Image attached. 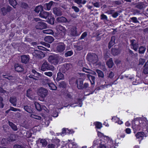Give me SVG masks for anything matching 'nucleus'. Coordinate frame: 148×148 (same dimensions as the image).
Wrapping results in <instances>:
<instances>
[{"instance_id":"obj_38","label":"nucleus","mask_w":148,"mask_h":148,"mask_svg":"<svg viewBox=\"0 0 148 148\" xmlns=\"http://www.w3.org/2000/svg\"><path fill=\"white\" fill-rule=\"evenodd\" d=\"M50 89L52 90H55L57 89V87L56 85L51 82L48 85Z\"/></svg>"},{"instance_id":"obj_54","label":"nucleus","mask_w":148,"mask_h":148,"mask_svg":"<svg viewBox=\"0 0 148 148\" xmlns=\"http://www.w3.org/2000/svg\"><path fill=\"white\" fill-rule=\"evenodd\" d=\"M44 74L49 77H51L53 75V73L51 72H45Z\"/></svg>"},{"instance_id":"obj_18","label":"nucleus","mask_w":148,"mask_h":148,"mask_svg":"<svg viewBox=\"0 0 148 148\" xmlns=\"http://www.w3.org/2000/svg\"><path fill=\"white\" fill-rule=\"evenodd\" d=\"M34 93L32 92V90L29 89L27 92V96L31 99H33L34 97Z\"/></svg>"},{"instance_id":"obj_5","label":"nucleus","mask_w":148,"mask_h":148,"mask_svg":"<svg viewBox=\"0 0 148 148\" xmlns=\"http://www.w3.org/2000/svg\"><path fill=\"white\" fill-rule=\"evenodd\" d=\"M113 143V141L112 139L108 137V136L105 135L102 133V144L105 145L112 144Z\"/></svg>"},{"instance_id":"obj_33","label":"nucleus","mask_w":148,"mask_h":148,"mask_svg":"<svg viewBox=\"0 0 148 148\" xmlns=\"http://www.w3.org/2000/svg\"><path fill=\"white\" fill-rule=\"evenodd\" d=\"M64 78V75L61 73H58L57 74V77L56 79L58 81L63 79Z\"/></svg>"},{"instance_id":"obj_17","label":"nucleus","mask_w":148,"mask_h":148,"mask_svg":"<svg viewBox=\"0 0 148 148\" xmlns=\"http://www.w3.org/2000/svg\"><path fill=\"white\" fill-rule=\"evenodd\" d=\"M145 134L144 132H139L136 134V138L140 140H142L145 136Z\"/></svg>"},{"instance_id":"obj_31","label":"nucleus","mask_w":148,"mask_h":148,"mask_svg":"<svg viewBox=\"0 0 148 148\" xmlns=\"http://www.w3.org/2000/svg\"><path fill=\"white\" fill-rule=\"evenodd\" d=\"M17 101L16 98L15 97H11L10 99V102L14 106H16V102Z\"/></svg>"},{"instance_id":"obj_36","label":"nucleus","mask_w":148,"mask_h":148,"mask_svg":"<svg viewBox=\"0 0 148 148\" xmlns=\"http://www.w3.org/2000/svg\"><path fill=\"white\" fill-rule=\"evenodd\" d=\"M24 109L27 112L31 113L32 112V109L31 107L28 106H25L24 108Z\"/></svg>"},{"instance_id":"obj_15","label":"nucleus","mask_w":148,"mask_h":148,"mask_svg":"<svg viewBox=\"0 0 148 148\" xmlns=\"http://www.w3.org/2000/svg\"><path fill=\"white\" fill-rule=\"evenodd\" d=\"M12 9L11 7L8 6L7 8L3 7L1 9L2 14L3 15H5L7 13L10 11Z\"/></svg>"},{"instance_id":"obj_52","label":"nucleus","mask_w":148,"mask_h":148,"mask_svg":"<svg viewBox=\"0 0 148 148\" xmlns=\"http://www.w3.org/2000/svg\"><path fill=\"white\" fill-rule=\"evenodd\" d=\"M72 8L74 10V11L76 12H78L79 11V8L76 6H73L72 7Z\"/></svg>"},{"instance_id":"obj_58","label":"nucleus","mask_w":148,"mask_h":148,"mask_svg":"<svg viewBox=\"0 0 148 148\" xmlns=\"http://www.w3.org/2000/svg\"><path fill=\"white\" fill-rule=\"evenodd\" d=\"M118 119L119 118L117 117L116 116H114L112 117L111 120L112 121L116 123V121H117Z\"/></svg>"},{"instance_id":"obj_40","label":"nucleus","mask_w":148,"mask_h":148,"mask_svg":"<svg viewBox=\"0 0 148 148\" xmlns=\"http://www.w3.org/2000/svg\"><path fill=\"white\" fill-rule=\"evenodd\" d=\"M43 33L47 34H53V31L50 29H45L43 31Z\"/></svg>"},{"instance_id":"obj_45","label":"nucleus","mask_w":148,"mask_h":148,"mask_svg":"<svg viewBox=\"0 0 148 148\" xmlns=\"http://www.w3.org/2000/svg\"><path fill=\"white\" fill-rule=\"evenodd\" d=\"M73 52L72 51H67L65 53V56L66 57L70 56L72 55Z\"/></svg>"},{"instance_id":"obj_6","label":"nucleus","mask_w":148,"mask_h":148,"mask_svg":"<svg viewBox=\"0 0 148 148\" xmlns=\"http://www.w3.org/2000/svg\"><path fill=\"white\" fill-rule=\"evenodd\" d=\"M38 93L40 97L45 98L47 95L48 91L45 88H41L39 89Z\"/></svg>"},{"instance_id":"obj_51","label":"nucleus","mask_w":148,"mask_h":148,"mask_svg":"<svg viewBox=\"0 0 148 148\" xmlns=\"http://www.w3.org/2000/svg\"><path fill=\"white\" fill-rule=\"evenodd\" d=\"M44 82H45L44 84L45 85L46 84H48L49 85L52 82L51 81L50 79H45L44 80Z\"/></svg>"},{"instance_id":"obj_14","label":"nucleus","mask_w":148,"mask_h":148,"mask_svg":"<svg viewBox=\"0 0 148 148\" xmlns=\"http://www.w3.org/2000/svg\"><path fill=\"white\" fill-rule=\"evenodd\" d=\"M32 72L34 74V75H37V76L30 75H29L28 77L30 78H33L35 79L38 80L40 76V74L38 73H37L35 70H32Z\"/></svg>"},{"instance_id":"obj_53","label":"nucleus","mask_w":148,"mask_h":148,"mask_svg":"<svg viewBox=\"0 0 148 148\" xmlns=\"http://www.w3.org/2000/svg\"><path fill=\"white\" fill-rule=\"evenodd\" d=\"M136 8L139 9H142L143 8V5L141 3L138 4L136 6Z\"/></svg>"},{"instance_id":"obj_19","label":"nucleus","mask_w":148,"mask_h":148,"mask_svg":"<svg viewBox=\"0 0 148 148\" xmlns=\"http://www.w3.org/2000/svg\"><path fill=\"white\" fill-rule=\"evenodd\" d=\"M115 37L112 36L111 37L110 41L108 43V48L110 49L113 45L115 44Z\"/></svg>"},{"instance_id":"obj_43","label":"nucleus","mask_w":148,"mask_h":148,"mask_svg":"<svg viewBox=\"0 0 148 148\" xmlns=\"http://www.w3.org/2000/svg\"><path fill=\"white\" fill-rule=\"evenodd\" d=\"M36 108L38 111H40L42 110V108L40 105L38 103H35Z\"/></svg>"},{"instance_id":"obj_8","label":"nucleus","mask_w":148,"mask_h":148,"mask_svg":"<svg viewBox=\"0 0 148 148\" xmlns=\"http://www.w3.org/2000/svg\"><path fill=\"white\" fill-rule=\"evenodd\" d=\"M51 13L49 12H47L43 11H41L39 14L40 17L41 18L46 19L48 18L49 17L51 16Z\"/></svg>"},{"instance_id":"obj_1","label":"nucleus","mask_w":148,"mask_h":148,"mask_svg":"<svg viewBox=\"0 0 148 148\" xmlns=\"http://www.w3.org/2000/svg\"><path fill=\"white\" fill-rule=\"evenodd\" d=\"M139 124L138 125H135L134 126V128L136 130H140L143 127L146 126L148 123V121L146 117H144L139 120Z\"/></svg>"},{"instance_id":"obj_64","label":"nucleus","mask_w":148,"mask_h":148,"mask_svg":"<svg viewBox=\"0 0 148 148\" xmlns=\"http://www.w3.org/2000/svg\"><path fill=\"white\" fill-rule=\"evenodd\" d=\"M48 148H54L55 145L52 144H49L47 146Z\"/></svg>"},{"instance_id":"obj_41","label":"nucleus","mask_w":148,"mask_h":148,"mask_svg":"<svg viewBox=\"0 0 148 148\" xmlns=\"http://www.w3.org/2000/svg\"><path fill=\"white\" fill-rule=\"evenodd\" d=\"M9 125L13 130L16 131L17 130L18 128L13 123L10 122H9Z\"/></svg>"},{"instance_id":"obj_49","label":"nucleus","mask_w":148,"mask_h":148,"mask_svg":"<svg viewBox=\"0 0 148 148\" xmlns=\"http://www.w3.org/2000/svg\"><path fill=\"white\" fill-rule=\"evenodd\" d=\"M64 96L66 98H71V93L67 92L65 93Z\"/></svg>"},{"instance_id":"obj_9","label":"nucleus","mask_w":148,"mask_h":148,"mask_svg":"<svg viewBox=\"0 0 148 148\" xmlns=\"http://www.w3.org/2000/svg\"><path fill=\"white\" fill-rule=\"evenodd\" d=\"M47 27L46 24L41 21L38 22L36 26V28L38 29H43Z\"/></svg>"},{"instance_id":"obj_56","label":"nucleus","mask_w":148,"mask_h":148,"mask_svg":"<svg viewBox=\"0 0 148 148\" xmlns=\"http://www.w3.org/2000/svg\"><path fill=\"white\" fill-rule=\"evenodd\" d=\"M145 62V59L140 58L139 59V64H141L142 65H143Z\"/></svg>"},{"instance_id":"obj_26","label":"nucleus","mask_w":148,"mask_h":148,"mask_svg":"<svg viewBox=\"0 0 148 148\" xmlns=\"http://www.w3.org/2000/svg\"><path fill=\"white\" fill-rule=\"evenodd\" d=\"M45 41L49 43H51L54 40V39L53 37L51 36H48L45 38Z\"/></svg>"},{"instance_id":"obj_25","label":"nucleus","mask_w":148,"mask_h":148,"mask_svg":"<svg viewBox=\"0 0 148 148\" xmlns=\"http://www.w3.org/2000/svg\"><path fill=\"white\" fill-rule=\"evenodd\" d=\"M56 21L59 23H66L69 22L66 18L64 17H59L56 18Z\"/></svg>"},{"instance_id":"obj_11","label":"nucleus","mask_w":148,"mask_h":148,"mask_svg":"<svg viewBox=\"0 0 148 148\" xmlns=\"http://www.w3.org/2000/svg\"><path fill=\"white\" fill-rule=\"evenodd\" d=\"M56 27L57 30H59L62 33L61 35L62 36L65 35L66 31L64 27L60 25H57Z\"/></svg>"},{"instance_id":"obj_50","label":"nucleus","mask_w":148,"mask_h":148,"mask_svg":"<svg viewBox=\"0 0 148 148\" xmlns=\"http://www.w3.org/2000/svg\"><path fill=\"white\" fill-rule=\"evenodd\" d=\"M130 19L132 20V22L135 23H136L138 22V21L137 20L136 17H133L130 18Z\"/></svg>"},{"instance_id":"obj_39","label":"nucleus","mask_w":148,"mask_h":148,"mask_svg":"<svg viewBox=\"0 0 148 148\" xmlns=\"http://www.w3.org/2000/svg\"><path fill=\"white\" fill-rule=\"evenodd\" d=\"M9 3L14 8H15L17 3L15 0H9Z\"/></svg>"},{"instance_id":"obj_13","label":"nucleus","mask_w":148,"mask_h":148,"mask_svg":"<svg viewBox=\"0 0 148 148\" xmlns=\"http://www.w3.org/2000/svg\"><path fill=\"white\" fill-rule=\"evenodd\" d=\"M76 84L78 88L82 89L83 88V80L81 79H78L77 80Z\"/></svg>"},{"instance_id":"obj_24","label":"nucleus","mask_w":148,"mask_h":148,"mask_svg":"<svg viewBox=\"0 0 148 148\" xmlns=\"http://www.w3.org/2000/svg\"><path fill=\"white\" fill-rule=\"evenodd\" d=\"M14 140L15 139L13 138H10L8 140L7 139L4 138L1 141V143L2 144L4 145L8 143L9 142H13Z\"/></svg>"},{"instance_id":"obj_55","label":"nucleus","mask_w":148,"mask_h":148,"mask_svg":"<svg viewBox=\"0 0 148 148\" xmlns=\"http://www.w3.org/2000/svg\"><path fill=\"white\" fill-rule=\"evenodd\" d=\"M96 72L98 74V76L99 77H102V72L101 70L98 69H97L96 71Z\"/></svg>"},{"instance_id":"obj_20","label":"nucleus","mask_w":148,"mask_h":148,"mask_svg":"<svg viewBox=\"0 0 148 148\" xmlns=\"http://www.w3.org/2000/svg\"><path fill=\"white\" fill-rule=\"evenodd\" d=\"M106 64L108 68L110 69L112 68L114 65L112 58H110L106 62Z\"/></svg>"},{"instance_id":"obj_12","label":"nucleus","mask_w":148,"mask_h":148,"mask_svg":"<svg viewBox=\"0 0 148 148\" xmlns=\"http://www.w3.org/2000/svg\"><path fill=\"white\" fill-rule=\"evenodd\" d=\"M30 58L28 55H24L21 56V60L22 63L26 64L29 62Z\"/></svg>"},{"instance_id":"obj_28","label":"nucleus","mask_w":148,"mask_h":148,"mask_svg":"<svg viewBox=\"0 0 148 148\" xmlns=\"http://www.w3.org/2000/svg\"><path fill=\"white\" fill-rule=\"evenodd\" d=\"M87 77L89 79L91 82V84H94L95 83V78L93 76L88 74L87 75Z\"/></svg>"},{"instance_id":"obj_44","label":"nucleus","mask_w":148,"mask_h":148,"mask_svg":"<svg viewBox=\"0 0 148 148\" xmlns=\"http://www.w3.org/2000/svg\"><path fill=\"white\" fill-rule=\"evenodd\" d=\"M144 67V69L143 70V73L145 74H148V64L146 65V64H145Z\"/></svg>"},{"instance_id":"obj_47","label":"nucleus","mask_w":148,"mask_h":148,"mask_svg":"<svg viewBox=\"0 0 148 148\" xmlns=\"http://www.w3.org/2000/svg\"><path fill=\"white\" fill-rule=\"evenodd\" d=\"M30 116L32 118L37 119L40 120L41 119V117L40 116L35 115L31 114Z\"/></svg>"},{"instance_id":"obj_21","label":"nucleus","mask_w":148,"mask_h":148,"mask_svg":"<svg viewBox=\"0 0 148 148\" xmlns=\"http://www.w3.org/2000/svg\"><path fill=\"white\" fill-rule=\"evenodd\" d=\"M134 40H131V45L133 47L132 49L135 51H137L138 49V44L137 43H134Z\"/></svg>"},{"instance_id":"obj_35","label":"nucleus","mask_w":148,"mask_h":148,"mask_svg":"<svg viewBox=\"0 0 148 148\" xmlns=\"http://www.w3.org/2000/svg\"><path fill=\"white\" fill-rule=\"evenodd\" d=\"M115 144L113 143L112 144L110 145L108 144L106 145H105L104 144H102V148H114Z\"/></svg>"},{"instance_id":"obj_29","label":"nucleus","mask_w":148,"mask_h":148,"mask_svg":"<svg viewBox=\"0 0 148 148\" xmlns=\"http://www.w3.org/2000/svg\"><path fill=\"white\" fill-rule=\"evenodd\" d=\"M53 2L51 1L49 3H46L44 5V8L45 10H49L53 4Z\"/></svg>"},{"instance_id":"obj_7","label":"nucleus","mask_w":148,"mask_h":148,"mask_svg":"<svg viewBox=\"0 0 148 148\" xmlns=\"http://www.w3.org/2000/svg\"><path fill=\"white\" fill-rule=\"evenodd\" d=\"M65 45L63 43H59L58 44L56 47V51L58 52L63 51L65 49Z\"/></svg>"},{"instance_id":"obj_63","label":"nucleus","mask_w":148,"mask_h":148,"mask_svg":"<svg viewBox=\"0 0 148 148\" xmlns=\"http://www.w3.org/2000/svg\"><path fill=\"white\" fill-rule=\"evenodd\" d=\"M13 148H24V147L20 145H14Z\"/></svg>"},{"instance_id":"obj_32","label":"nucleus","mask_w":148,"mask_h":148,"mask_svg":"<svg viewBox=\"0 0 148 148\" xmlns=\"http://www.w3.org/2000/svg\"><path fill=\"white\" fill-rule=\"evenodd\" d=\"M54 18L52 16V13L51 16L49 17L48 18L47 22L51 24H53L54 23Z\"/></svg>"},{"instance_id":"obj_34","label":"nucleus","mask_w":148,"mask_h":148,"mask_svg":"<svg viewBox=\"0 0 148 148\" xmlns=\"http://www.w3.org/2000/svg\"><path fill=\"white\" fill-rule=\"evenodd\" d=\"M138 53L140 54L144 53L146 49V48L143 46H141L138 49Z\"/></svg>"},{"instance_id":"obj_2","label":"nucleus","mask_w":148,"mask_h":148,"mask_svg":"<svg viewBox=\"0 0 148 148\" xmlns=\"http://www.w3.org/2000/svg\"><path fill=\"white\" fill-rule=\"evenodd\" d=\"M86 58L89 63L92 64L96 63L98 60V57L96 54L90 53L87 54Z\"/></svg>"},{"instance_id":"obj_16","label":"nucleus","mask_w":148,"mask_h":148,"mask_svg":"<svg viewBox=\"0 0 148 148\" xmlns=\"http://www.w3.org/2000/svg\"><path fill=\"white\" fill-rule=\"evenodd\" d=\"M53 12L56 16H60L62 14L61 9L57 8H55L53 9Z\"/></svg>"},{"instance_id":"obj_46","label":"nucleus","mask_w":148,"mask_h":148,"mask_svg":"<svg viewBox=\"0 0 148 148\" xmlns=\"http://www.w3.org/2000/svg\"><path fill=\"white\" fill-rule=\"evenodd\" d=\"M83 71L86 72L88 73H89L93 75L95 74V73L94 71H90V70H88L87 69L85 68H83Z\"/></svg>"},{"instance_id":"obj_27","label":"nucleus","mask_w":148,"mask_h":148,"mask_svg":"<svg viewBox=\"0 0 148 148\" xmlns=\"http://www.w3.org/2000/svg\"><path fill=\"white\" fill-rule=\"evenodd\" d=\"M42 52L39 50H34L32 53L33 55L38 58H40V55L42 54Z\"/></svg>"},{"instance_id":"obj_37","label":"nucleus","mask_w":148,"mask_h":148,"mask_svg":"<svg viewBox=\"0 0 148 148\" xmlns=\"http://www.w3.org/2000/svg\"><path fill=\"white\" fill-rule=\"evenodd\" d=\"M43 7L41 5H39L37 6L35 8V11L37 13H38L40 11H43Z\"/></svg>"},{"instance_id":"obj_4","label":"nucleus","mask_w":148,"mask_h":148,"mask_svg":"<svg viewBox=\"0 0 148 148\" xmlns=\"http://www.w3.org/2000/svg\"><path fill=\"white\" fill-rule=\"evenodd\" d=\"M41 70L42 71H45L46 70L53 71L54 70V67L52 65L49 64L47 62H45L42 64Z\"/></svg>"},{"instance_id":"obj_30","label":"nucleus","mask_w":148,"mask_h":148,"mask_svg":"<svg viewBox=\"0 0 148 148\" xmlns=\"http://www.w3.org/2000/svg\"><path fill=\"white\" fill-rule=\"evenodd\" d=\"M70 34L72 36H75L77 35V30L76 27H72L70 30Z\"/></svg>"},{"instance_id":"obj_42","label":"nucleus","mask_w":148,"mask_h":148,"mask_svg":"<svg viewBox=\"0 0 148 148\" xmlns=\"http://www.w3.org/2000/svg\"><path fill=\"white\" fill-rule=\"evenodd\" d=\"M40 143L43 147H45L47 145V142L45 139H41L40 140Z\"/></svg>"},{"instance_id":"obj_62","label":"nucleus","mask_w":148,"mask_h":148,"mask_svg":"<svg viewBox=\"0 0 148 148\" xmlns=\"http://www.w3.org/2000/svg\"><path fill=\"white\" fill-rule=\"evenodd\" d=\"M66 83L64 82H62L60 83L59 86L60 87H63L65 86Z\"/></svg>"},{"instance_id":"obj_10","label":"nucleus","mask_w":148,"mask_h":148,"mask_svg":"<svg viewBox=\"0 0 148 148\" xmlns=\"http://www.w3.org/2000/svg\"><path fill=\"white\" fill-rule=\"evenodd\" d=\"M96 127L97 128V131L98 132V135L99 137H101V133L99 131L101 130L100 129L101 127V123L100 122H97L94 123Z\"/></svg>"},{"instance_id":"obj_48","label":"nucleus","mask_w":148,"mask_h":148,"mask_svg":"<svg viewBox=\"0 0 148 148\" xmlns=\"http://www.w3.org/2000/svg\"><path fill=\"white\" fill-rule=\"evenodd\" d=\"M3 99L2 97H0V108H3L4 106Z\"/></svg>"},{"instance_id":"obj_23","label":"nucleus","mask_w":148,"mask_h":148,"mask_svg":"<svg viewBox=\"0 0 148 148\" xmlns=\"http://www.w3.org/2000/svg\"><path fill=\"white\" fill-rule=\"evenodd\" d=\"M14 67L15 70L18 72H21L23 70V68L22 66L19 64H15Z\"/></svg>"},{"instance_id":"obj_59","label":"nucleus","mask_w":148,"mask_h":148,"mask_svg":"<svg viewBox=\"0 0 148 148\" xmlns=\"http://www.w3.org/2000/svg\"><path fill=\"white\" fill-rule=\"evenodd\" d=\"M114 73L112 71H111L108 77L111 78H112L114 76Z\"/></svg>"},{"instance_id":"obj_60","label":"nucleus","mask_w":148,"mask_h":148,"mask_svg":"<svg viewBox=\"0 0 148 148\" xmlns=\"http://www.w3.org/2000/svg\"><path fill=\"white\" fill-rule=\"evenodd\" d=\"M126 133L127 134H130L131 133V130L130 128H127L125 130Z\"/></svg>"},{"instance_id":"obj_61","label":"nucleus","mask_w":148,"mask_h":148,"mask_svg":"<svg viewBox=\"0 0 148 148\" xmlns=\"http://www.w3.org/2000/svg\"><path fill=\"white\" fill-rule=\"evenodd\" d=\"M87 35V33L86 32H84L83 33L81 37V39H84L85 37Z\"/></svg>"},{"instance_id":"obj_3","label":"nucleus","mask_w":148,"mask_h":148,"mask_svg":"<svg viewBox=\"0 0 148 148\" xmlns=\"http://www.w3.org/2000/svg\"><path fill=\"white\" fill-rule=\"evenodd\" d=\"M62 57L58 56L57 55H51L49 56L48 58V61L50 63L54 64H57L60 59H62Z\"/></svg>"},{"instance_id":"obj_57","label":"nucleus","mask_w":148,"mask_h":148,"mask_svg":"<svg viewBox=\"0 0 148 148\" xmlns=\"http://www.w3.org/2000/svg\"><path fill=\"white\" fill-rule=\"evenodd\" d=\"M10 110L14 112L20 111V110L19 109L15 108L13 107H11L10 108Z\"/></svg>"},{"instance_id":"obj_22","label":"nucleus","mask_w":148,"mask_h":148,"mask_svg":"<svg viewBox=\"0 0 148 148\" xmlns=\"http://www.w3.org/2000/svg\"><path fill=\"white\" fill-rule=\"evenodd\" d=\"M111 54L113 56L118 55L120 53V51L117 48H112L111 50Z\"/></svg>"}]
</instances>
